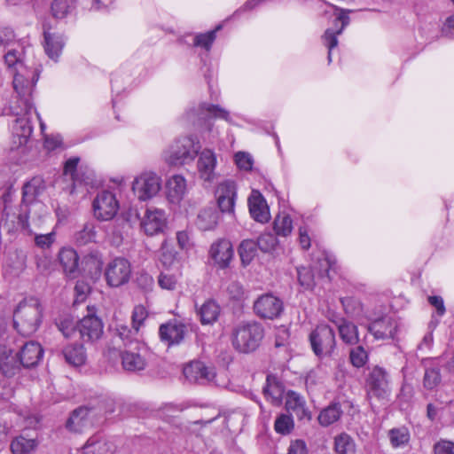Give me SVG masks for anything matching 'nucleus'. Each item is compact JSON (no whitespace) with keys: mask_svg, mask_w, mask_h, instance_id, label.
Listing matches in <instances>:
<instances>
[{"mask_svg":"<svg viewBox=\"0 0 454 454\" xmlns=\"http://www.w3.org/2000/svg\"><path fill=\"white\" fill-rule=\"evenodd\" d=\"M39 79V70L28 66H20L19 71L13 73L12 86L17 94V100L12 106V113L16 116L12 130L13 144L12 149H16L27 144L30 137L33 127L31 117L36 113L33 103V92Z\"/></svg>","mask_w":454,"mask_h":454,"instance_id":"1","label":"nucleus"},{"mask_svg":"<svg viewBox=\"0 0 454 454\" xmlns=\"http://www.w3.org/2000/svg\"><path fill=\"white\" fill-rule=\"evenodd\" d=\"M220 28L221 26H218L215 30L197 35L194 38V45L204 48L207 51L210 50L211 45L215 39L216 31Z\"/></svg>","mask_w":454,"mask_h":454,"instance_id":"45","label":"nucleus"},{"mask_svg":"<svg viewBox=\"0 0 454 454\" xmlns=\"http://www.w3.org/2000/svg\"><path fill=\"white\" fill-rule=\"evenodd\" d=\"M15 41L14 31L9 27H0V46L7 47Z\"/></svg>","mask_w":454,"mask_h":454,"instance_id":"57","label":"nucleus"},{"mask_svg":"<svg viewBox=\"0 0 454 454\" xmlns=\"http://www.w3.org/2000/svg\"><path fill=\"white\" fill-rule=\"evenodd\" d=\"M341 303L346 313L350 316L358 315L362 311V305L360 301L352 297H346L341 299Z\"/></svg>","mask_w":454,"mask_h":454,"instance_id":"51","label":"nucleus"},{"mask_svg":"<svg viewBox=\"0 0 454 454\" xmlns=\"http://www.w3.org/2000/svg\"><path fill=\"white\" fill-rule=\"evenodd\" d=\"M36 446L37 442L35 439L18 436L12 442L11 450L13 454H29Z\"/></svg>","mask_w":454,"mask_h":454,"instance_id":"41","label":"nucleus"},{"mask_svg":"<svg viewBox=\"0 0 454 454\" xmlns=\"http://www.w3.org/2000/svg\"><path fill=\"white\" fill-rule=\"evenodd\" d=\"M43 309L39 301L29 298L20 301L13 314L14 327L24 335L35 333L42 322Z\"/></svg>","mask_w":454,"mask_h":454,"instance_id":"2","label":"nucleus"},{"mask_svg":"<svg viewBox=\"0 0 454 454\" xmlns=\"http://www.w3.org/2000/svg\"><path fill=\"white\" fill-rule=\"evenodd\" d=\"M314 353L317 356H330L335 348L334 331L326 325H318L309 336Z\"/></svg>","mask_w":454,"mask_h":454,"instance_id":"6","label":"nucleus"},{"mask_svg":"<svg viewBox=\"0 0 454 454\" xmlns=\"http://www.w3.org/2000/svg\"><path fill=\"white\" fill-rule=\"evenodd\" d=\"M26 51L22 48L20 50L12 49L4 56V63L8 68H13V73L19 71L20 66H27L26 64Z\"/></svg>","mask_w":454,"mask_h":454,"instance_id":"37","label":"nucleus"},{"mask_svg":"<svg viewBox=\"0 0 454 454\" xmlns=\"http://www.w3.org/2000/svg\"><path fill=\"white\" fill-rule=\"evenodd\" d=\"M396 322L389 317H385L375 320L368 326V331L374 336L376 340H387L394 338L396 333Z\"/></svg>","mask_w":454,"mask_h":454,"instance_id":"21","label":"nucleus"},{"mask_svg":"<svg viewBox=\"0 0 454 454\" xmlns=\"http://www.w3.org/2000/svg\"><path fill=\"white\" fill-rule=\"evenodd\" d=\"M43 356L41 345L35 341L27 342L20 352V361L24 367H32L38 364Z\"/></svg>","mask_w":454,"mask_h":454,"instance_id":"25","label":"nucleus"},{"mask_svg":"<svg viewBox=\"0 0 454 454\" xmlns=\"http://www.w3.org/2000/svg\"><path fill=\"white\" fill-rule=\"evenodd\" d=\"M387 435L393 448H404L411 439L410 431L405 427L392 428Z\"/></svg>","mask_w":454,"mask_h":454,"instance_id":"35","label":"nucleus"},{"mask_svg":"<svg viewBox=\"0 0 454 454\" xmlns=\"http://www.w3.org/2000/svg\"><path fill=\"white\" fill-rule=\"evenodd\" d=\"M161 188L160 177L153 172H144L137 176L132 184V191L139 200L154 197Z\"/></svg>","mask_w":454,"mask_h":454,"instance_id":"7","label":"nucleus"},{"mask_svg":"<svg viewBox=\"0 0 454 454\" xmlns=\"http://www.w3.org/2000/svg\"><path fill=\"white\" fill-rule=\"evenodd\" d=\"M210 257L220 268H226L233 257V247L231 241L219 239L210 247Z\"/></svg>","mask_w":454,"mask_h":454,"instance_id":"19","label":"nucleus"},{"mask_svg":"<svg viewBox=\"0 0 454 454\" xmlns=\"http://www.w3.org/2000/svg\"><path fill=\"white\" fill-rule=\"evenodd\" d=\"M80 161L78 157H73L68 159L64 166V176L69 177L73 181L70 193L75 192L76 188L82 184H89L91 183V178L89 176H83L81 170L77 169V165Z\"/></svg>","mask_w":454,"mask_h":454,"instance_id":"24","label":"nucleus"},{"mask_svg":"<svg viewBox=\"0 0 454 454\" xmlns=\"http://www.w3.org/2000/svg\"><path fill=\"white\" fill-rule=\"evenodd\" d=\"M440 381L441 376L439 370L434 368L426 370L423 380V384L426 388L433 389L438 386Z\"/></svg>","mask_w":454,"mask_h":454,"instance_id":"49","label":"nucleus"},{"mask_svg":"<svg viewBox=\"0 0 454 454\" xmlns=\"http://www.w3.org/2000/svg\"><path fill=\"white\" fill-rule=\"evenodd\" d=\"M428 302L436 309L438 316L442 317L446 311L443 299L441 296H429Z\"/></svg>","mask_w":454,"mask_h":454,"instance_id":"63","label":"nucleus"},{"mask_svg":"<svg viewBox=\"0 0 454 454\" xmlns=\"http://www.w3.org/2000/svg\"><path fill=\"white\" fill-rule=\"evenodd\" d=\"M91 411L87 407L75 409L67 422V427L73 432L80 433L92 425Z\"/></svg>","mask_w":454,"mask_h":454,"instance_id":"23","label":"nucleus"},{"mask_svg":"<svg viewBox=\"0 0 454 454\" xmlns=\"http://www.w3.org/2000/svg\"><path fill=\"white\" fill-rule=\"evenodd\" d=\"M200 148V143L194 137H179L163 152V159L170 166L188 164L193 161Z\"/></svg>","mask_w":454,"mask_h":454,"instance_id":"4","label":"nucleus"},{"mask_svg":"<svg viewBox=\"0 0 454 454\" xmlns=\"http://www.w3.org/2000/svg\"><path fill=\"white\" fill-rule=\"evenodd\" d=\"M65 45L63 35L58 33L44 32L43 48L47 56L57 61Z\"/></svg>","mask_w":454,"mask_h":454,"instance_id":"28","label":"nucleus"},{"mask_svg":"<svg viewBox=\"0 0 454 454\" xmlns=\"http://www.w3.org/2000/svg\"><path fill=\"white\" fill-rule=\"evenodd\" d=\"M263 334L261 324L255 321L241 322L232 332L233 347L242 353L252 352L259 347Z\"/></svg>","mask_w":454,"mask_h":454,"instance_id":"3","label":"nucleus"},{"mask_svg":"<svg viewBox=\"0 0 454 454\" xmlns=\"http://www.w3.org/2000/svg\"><path fill=\"white\" fill-rule=\"evenodd\" d=\"M112 444L97 435L90 437L82 449V454H112Z\"/></svg>","mask_w":454,"mask_h":454,"instance_id":"32","label":"nucleus"},{"mask_svg":"<svg viewBox=\"0 0 454 454\" xmlns=\"http://www.w3.org/2000/svg\"><path fill=\"white\" fill-rule=\"evenodd\" d=\"M187 333L188 325L177 320L163 324L159 329L160 340L168 346L180 344Z\"/></svg>","mask_w":454,"mask_h":454,"instance_id":"14","label":"nucleus"},{"mask_svg":"<svg viewBox=\"0 0 454 454\" xmlns=\"http://www.w3.org/2000/svg\"><path fill=\"white\" fill-rule=\"evenodd\" d=\"M274 231L277 235L286 237L293 231V221L286 213L278 214L274 220Z\"/></svg>","mask_w":454,"mask_h":454,"instance_id":"42","label":"nucleus"},{"mask_svg":"<svg viewBox=\"0 0 454 454\" xmlns=\"http://www.w3.org/2000/svg\"><path fill=\"white\" fill-rule=\"evenodd\" d=\"M54 237L55 235L53 232L37 235L35 237V244L42 248L50 247L51 245L54 242Z\"/></svg>","mask_w":454,"mask_h":454,"instance_id":"62","label":"nucleus"},{"mask_svg":"<svg viewBox=\"0 0 454 454\" xmlns=\"http://www.w3.org/2000/svg\"><path fill=\"white\" fill-rule=\"evenodd\" d=\"M116 331L118 333L119 337L127 343L132 344L133 339L136 335L138 333V330L135 329V327L132 325L131 328H129L125 325H119L116 328Z\"/></svg>","mask_w":454,"mask_h":454,"instance_id":"54","label":"nucleus"},{"mask_svg":"<svg viewBox=\"0 0 454 454\" xmlns=\"http://www.w3.org/2000/svg\"><path fill=\"white\" fill-rule=\"evenodd\" d=\"M367 395L372 398L385 399L390 394L388 375L379 366L370 372L366 380Z\"/></svg>","mask_w":454,"mask_h":454,"instance_id":"9","label":"nucleus"},{"mask_svg":"<svg viewBox=\"0 0 454 454\" xmlns=\"http://www.w3.org/2000/svg\"><path fill=\"white\" fill-rule=\"evenodd\" d=\"M217 198V204L222 212L231 213L234 210L235 205V198H224L222 197Z\"/></svg>","mask_w":454,"mask_h":454,"instance_id":"60","label":"nucleus"},{"mask_svg":"<svg viewBox=\"0 0 454 454\" xmlns=\"http://www.w3.org/2000/svg\"><path fill=\"white\" fill-rule=\"evenodd\" d=\"M38 185L39 181L37 179H33L30 182L27 183L23 186V200L32 201L35 199V197L39 193Z\"/></svg>","mask_w":454,"mask_h":454,"instance_id":"56","label":"nucleus"},{"mask_svg":"<svg viewBox=\"0 0 454 454\" xmlns=\"http://www.w3.org/2000/svg\"><path fill=\"white\" fill-rule=\"evenodd\" d=\"M183 373L188 381L200 384L211 382L215 376V369L200 361H192L186 364Z\"/></svg>","mask_w":454,"mask_h":454,"instance_id":"13","label":"nucleus"},{"mask_svg":"<svg viewBox=\"0 0 454 454\" xmlns=\"http://www.w3.org/2000/svg\"><path fill=\"white\" fill-rule=\"evenodd\" d=\"M257 245L253 239H245L239 247V254L244 266L248 265L257 254Z\"/></svg>","mask_w":454,"mask_h":454,"instance_id":"40","label":"nucleus"},{"mask_svg":"<svg viewBox=\"0 0 454 454\" xmlns=\"http://www.w3.org/2000/svg\"><path fill=\"white\" fill-rule=\"evenodd\" d=\"M144 231L150 236L162 232L167 225V216L163 209L154 207L146 208L140 222Z\"/></svg>","mask_w":454,"mask_h":454,"instance_id":"12","label":"nucleus"},{"mask_svg":"<svg viewBox=\"0 0 454 454\" xmlns=\"http://www.w3.org/2000/svg\"><path fill=\"white\" fill-rule=\"evenodd\" d=\"M278 244V239L275 235L271 233L262 234L256 242L258 248L262 252H270L273 250Z\"/></svg>","mask_w":454,"mask_h":454,"instance_id":"47","label":"nucleus"},{"mask_svg":"<svg viewBox=\"0 0 454 454\" xmlns=\"http://www.w3.org/2000/svg\"><path fill=\"white\" fill-rule=\"evenodd\" d=\"M263 393L267 401L274 406H279L282 403L285 388L283 384L275 376L269 375Z\"/></svg>","mask_w":454,"mask_h":454,"instance_id":"26","label":"nucleus"},{"mask_svg":"<svg viewBox=\"0 0 454 454\" xmlns=\"http://www.w3.org/2000/svg\"><path fill=\"white\" fill-rule=\"evenodd\" d=\"M221 308L219 304L208 299L203 302L200 307H197V315L202 325H213L215 323L220 316Z\"/></svg>","mask_w":454,"mask_h":454,"instance_id":"27","label":"nucleus"},{"mask_svg":"<svg viewBox=\"0 0 454 454\" xmlns=\"http://www.w3.org/2000/svg\"><path fill=\"white\" fill-rule=\"evenodd\" d=\"M216 197L236 198V186L231 181H224L221 183L215 191Z\"/></svg>","mask_w":454,"mask_h":454,"instance_id":"52","label":"nucleus"},{"mask_svg":"<svg viewBox=\"0 0 454 454\" xmlns=\"http://www.w3.org/2000/svg\"><path fill=\"white\" fill-rule=\"evenodd\" d=\"M336 22H340V27L336 29L328 28L323 35L325 45L328 48V61H332V50L338 45L337 35L341 34L342 30L349 23L348 13L351 10L336 9Z\"/></svg>","mask_w":454,"mask_h":454,"instance_id":"17","label":"nucleus"},{"mask_svg":"<svg viewBox=\"0 0 454 454\" xmlns=\"http://www.w3.org/2000/svg\"><path fill=\"white\" fill-rule=\"evenodd\" d=\"M434 454H454V442L441 441L434 445Z\"/></svg>","mask_w":454,"mask_h":454,"instance_id":"61","label":"nucleus"},{"mask_svg":"<svg viewBox=\"0 0 454 454\" xmlns=\"http://www.w3.org/2000/svg\"><path fill=\"white\" fill-rule=\"evenodd\" d=\"M342 414L340 405L333 403L323 409L318 417V422L323 427H328L334 422L338 421Z\"/></svg>","mask_w":454,"mask_h":454,"instance_id":"34","label":"nucleus"},{"mask_svg":"<svg viewBox=\"0 0 454 454\" xmlns=\"http://www.w3.org/2000/svg\"><path fill=\"white\" fill-rule=\"evenodd\" d=\"M57 326L59 330L63 333V335L67 338L70 337L72 333H74L75 331L74 324L69 317L60 319L57 323Z\"/></svg>","mask_w":454,"mask_h":454,"instance_id":"58","label":"nucleus"},{"mask_svg":"<svg viewBox=\"0 0 454 454\" xmlns=\"http://www.w3.org/2000/svg\"><path fill=\"white\" fill-rule=\"evenodd\" d=\"M75 8V0H53L51 13L56 19H64L73 12Z\"/></svg>","mask_w":454,"mask_h":454,"instance_id":"39","label":"nucleus"},{"mask_svg":"<svg viewBox=\"0 0 454 454\" xmlns=\"http://www.w3.org/2000/svg\"><path fill=\"white\" fill-rule=\"evenodd\" d=\"M59 260L64 272L74 277L78 270L79 256L73 248L64 247L59 253Z\"/></svg>","mask_w":454,"mask_h":454,"instance_id":"29","label":"nucleus"},{"mask_svg":"<svg viewBox=\"0 0 454 454\" xmlns=\"http://www.w3.org/2000/svg\"><path fill=\"white\" fill-rule=\"evenodd\" d=\"M349 358L355 367L360 368L366 364L368 354L362 346H357L350 350Z\"/></svg>","mask_w":454,"mask_h":454,"instance_id":"46","label":"nucleus"},{"mask_svg":"<svg viewBox=\"0 0 454 454\" xmlns=\"http://www.w3.org/2000/svg\"><path fill=\"white\" fill-rule=\"evenodd\" d=\"M135 347L124 350L121 356L123 368L129 372L142 371L145 367V360L140 354L144 345L136 341Z\"/></svg>","mask_w":454,"mask_h":454,"instance_id":"20","label":"nucleus"},{"mask_svg":"<svg viewBox=\"0 0 454 454\" xmlns=\"http://www.w3.org/2000/svg\"><path fill=\"white\" fill-rule=\"evenodd\" d=\"M62 353L66 362L72 366L76 367L85 364L87 355L82 344L67 345Z\"/></svg>","mask_w":454,"mask_h":454,"instance_id":"31","label":"nucleus"},{"mask_svg":"<svg viewBox=\"0 0 454 454\" xmlns=\"http://www.w3.org/2000/svg\"><path fill=\"white\" fill-rule=\"evenodd\" d=\"M94 216L100 221L113 219L119 210V202L115 194L102 191L95 197L92 203Z\"/></svg>","mask_w":454,"mask_h":454,"instance_id":"8","label":"nucleus"},{"mask_svg":"<svg viewBox=\"0 0 454 454\" xmlns=\"http://www.w3.org/2000/svg\"><path fill=\"white\" fill-rule=\"evenodd\" d=\"M247 202L249 213L254 220L264 223L270 219L269 206L259 191L253 190Z\"/></svg>","mask_w":454,"mask_h":454,"instance_id":"16","label":"nucleus"},{"mask_svg":"<svg viewBox=\"0 0 454 454\" xmlns=\"http://www.w3.org/2000/svg\"><path fill=\"white\" fill-rule=\"evenodd\" d=\"M334 450L337 454H356V443L349 434L341 433L334 438Z\"/></svg>","mask_w":454,"mask_h":454,"instance_id":"36","label":"nucleus"},{"mask_svg":"<svg viewBox=\"0 0 454 454\" xmlns=\"http://www.w3.org/2000/svg\"><path fill=\"white\" fill-rule=\"evenodd\" d=\"M226 293L230 299L235 301H240L245 297V289L242 284L237 280H232L227 285Z\"/></svg>","mask_w":454,"mask_h":454,"instance_id":"48","label":"nucleus"},{"mask_svg":"<svg viewBox=\"0 0 454 454\" xmlns=\"http://www.w3.org/2000/svg\"><path fill=\"white\" fill-rule=\"evenodd\" d=\"M132 274L131 263L124 257H115L105 268V279L111 287H120L127 284Z\"/></svg>","mask_w":454,"mask_h":454,"instance_id":"5","label":"nucleus"},{"mask_svg":"<svg viewBox=\"0 0 454 454\" xmlns=\"http://www.w3.org/2000/svg\"><path fill=\"white\" fill-rule=\"evenodd\" d=\"M207 116L218 117L225 121L230 120L229 113L215 105L202 104L198 109H191L186 113L188 121H191L192 123H199Z\"/></svg>","mask_w":454,"mask_h":454,"instance_id":"18","label":"nucleus"},{"mask_svg":"<svg viewBox=\"0 0 454 454\" xmlns=\"http://www.w3.org/2000/svg\"><path fill=\"white\" fill-rule=\"evenodd\" d=\"M297 273L299 283L305 289H310L314 286V275L310 269L301 267L297 270Z\"/></svg>","mask_w":454,"mask_h":454,"instance_id":"50","label":"nucleus"},{"mask_svg":"<svg viewBox=\"0 0 454 454\" xmlns=\"http://www.w3.org/2000/svg\"><path fill=\"white\" fill-rule=\"evenodd\" d=\"M147 317V311L142 305L136 306L132 312V325L139 331Z\"/></svg>","mask_w":454,"mask_h":454,"instance_id":"53","label":"nucleus"},{"mask_svg":"<svg viewBox=\"0 0 454 454\" xmlns=\"http://www.w3.org/2000/svg\"><path fill=\"white\" fill-rule=\"evenodd\" d=\"M336 325L340 339L343 342L354 345L359 340L357 327L351 322L347 321L344 318H339L334 321Z\"/></svg>","mask_w":454,"mask_h":454,"instance_id":"33","label":"nucleus"},{"mask_svg":"<svg viewBox=\"0 0 454 454\" xmlns=\"http://www.w3.org/2000/svg\"><path fill=\"white\" fill-rule=\"evenodd\" d=\"M253 309L260 318L273 320L280 316L284 306L279 298L271 294H265L254 301Z\"/></svg>","mask_w":454,"mask_h":454,"instance_id":"10","label":"nucleus"},{"mask_svg":"<svg viewBox=\"0 0 454 454\" xmlns=\"http://www.w3.org/2000/svg\"><path fill=\"white\" fill-rule=\"evenodd\" d=\"M288 454H307L305 442L301 440L293 442L289 446Z\"/></svg>","mask_w":454,"mask_h":454,"instance_id":"64","label":"nucleus"},{"mask_svg":"<svg viewBox=\"0 0 454 454\" xmlns=\"http://www.w3.org/2000/svg\"><path fill=\"white\" fill-rule=\"evenodd\" d=\"M166 190L168 201L179 203L187 192V181L182 175H174L168 179Z\"/></svg>","mask_w":454,"mask_h":454,"instance_id":"22","label":"nucleus"},{"mask_svg":"<svg viewBox=\"0 0 454 454\" xmlns=\"http://www.w3.org/2000/svg\"><path fill=\"white\" fill-rule=\"evenodd\" d=\"M286 408L287 411L294 413L300 419H310L304 399L294 391L286 394Z\"/></svg>","mask_w":454,"mask_h":454,"instance_id":"30","label":"nucleus"},{"mask_svg":"<svg viewBox=\"0 0 454 454\" xmlns=\"http://www.w3.org/2000/svg\"><path fill=\"white\" fill-rule=\"evenodd\" d=\"M217 220L218 214L214 208H205L198 215L197 225L203 231L211 230L216 225Z\"/></svg>","mask_w":454,"mask_h":454,"instance_id":"38","label":"nucleus"},{"mask_svg":"<svg viewBox=\"0 0 454 454\" xmlns=\"http://www.w3.org/2000/svg\"><path fill=\"white\" fill-rule=\"evenodd\" d=\"M76 327L80 333L81 338L84 341L97 340L103 334V324L101 320L94 315L84 317L78 323Z\"/></svg>","mask_w":454,"mask_h":454,"instance_id":"15","label":"nucleus"},{"mask_svg":"<svg viewBox=\"0 0 454 454\" xmlns=\"http://www.w3.org/2000/svg\"><path fill=\"white\" fill-rule=\"evenodd\" d=\"M180 278L181 273L174 274L169 271H162L158 276V285L161 289L174 291L180 285Z\"/></svg>","mask_w":454,"mask_h":454,"instance_id":"43","label":"nucleus"},{"mask_svg":"<svg viewBox=\"0 0 454 454\" xmlns=\"http://www.w3.org/2000/svg\"><path fill=\"white\" fill-rule=\"evenodd\" d=\"M197 170L200 179L203 181L206 186L211 185L217 179L216 155L210 149H204L198 153Z\"/></svg>","mask_w":454,"mask_h":454,"instance_id":"11","label":"nucleus"},{"mask_svg":"<svg viewBox=\"0 0 454 454\" xmlns=\"http://www.w3.org/2000/svg\"><path fill=\"white\" fill-rule=\"evenodd\" d=\"M235 162L239 168L248 171L252 169L254 161L249 153L239 152L235 154Z\"/></svg>","mask_w":454,"mask_h":454,"instance_id":"55","label":"nucleus"},{"mask_svg":"<svg viewBox=\"0 0 454 454\" xmlns=\"http://www.w3.org/2000/svg\"><path fill=\"white\" fill-rule=\"evenodd\" d=\"M90 292V286L83 281H78L74 286V293L76 298L74 303L82 302L85 299L87 294Z\"/></svg>","mask_w":454,"mask_h":454,"instance_id":"59","label":"nucleus"},{"mask_svg":"<svg viewBox=\"0 0 454 454\" xmlns=\"http://www.w3.org/2000/svg\"><path fill=\"white\" fill-rule=\"evenodd\" d=\"M294 428L292 416L286 414L279 415L274 423V429L278 434L286 435L291 433Z\"/></svg>","mask_w":454,"mask_h":454,"instance_id":"44","label":"nucleus"}]
</instances>
